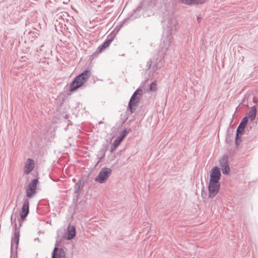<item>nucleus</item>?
<instances>
[{
    "instance_id": "obj_1",
    "label": "nucleus",
    "mask_w": 258,
    "mask_h": 258,
    "mask_svg": "<svg viewBox=\"0 0 258 258\" xmlns=\"http://www.w3.org/2000/svg\"><path fill=\"white\" fill-rule=\"evenodd\" d=\"M163 32V35L172 36L177 30V21L173 15L164 16L162 21Z\"/></svg>"
},
{
    "instance_id": "obj_2",
    "label": "nucleus",
    "mask_w": 258,
    "mask_h": 258,
    "mask_svg": "<svg viewBox=\"0 0 258 258\" xmlns=\"http://www.w3.org/2000/svg\"><path fill=\"white\" fill-rule=\"evenodd\" d=\"M159 54L164 55L170 54L174 50L175 44L173 36H166L163 35L162 41L160 44Z\"/></svg>"
},
{
    "instance_id": "obj_3",
    "label": "nucleus",
    "mask_w": 258,
    "mask_h": 258,
    "mask_svg": "<svg viewBox=\"0 0 258 258\" xmlns=\"http://www.w3.org/2000/svg\"><path fill=\"white\" fill-rule=\"evenodd\" d=\"M90 71L85 70L82 73L76 76L69 87V91L74 92L82 87L90 78Z\"/></svg>"
},
{
    "instance_id": "obj_4",
    "label": "nucleus",
    "mask_w": 258,
    "mask_h": 258,
    "mask_svg": "<svg viewBox=\"0 0 258 258\" xmlns=\"http://www.w3.org/2000/svg\"><path fill=\"white\" fill-rule=\"evenodd\" d=\"M20 219L18 220L19 222V226H17V224L16 223V218L15 217L13 218V216H11V222L12 224H14V235L12 237L11 240V258H12V253L14 252V249L17 252V250L18 246V244L19 242V237H20V228L22 225L21 222L20 221ZM15 258V256L14 257Z\"/></svg>"
},
{
    "instance_id": "obj_5",
    "label": "nucleus",
    "mask_w": 258,
    "mask_h": 258,
    "mask_svg": "<svg viewBox=\"0 0 258 258\" xmlns=\"http://www.w3.org/2000/svg\"><path fill=\"white\" fill-rule=\"evenodd\" d=\"M142 90L138 88L131 96L127 108V112H130V114H133L137 109L138 104L142 96Z\"/></svg>"
},
{
    "instance_id": "obj_6",
    "label": "nucleus",
    "mask_w": 258,
    "mask_h": 258,
    "mask_svg": "<svg viewBox=\"0 0 258 258\" xmlns=\"http://www.w3.org/2000/svg\"><path fill=\"white\" fill-rule=\"evenodd\" d=\"M112 170L110 168L104 167L101 169L95 180L100 183H104L111 174Z\"/></svg>"
},
{
    "instance_id": "obj_7",
    "label": "nucleus",
    "mask_w": 258,
    "mask_h": 258,
    "mask_svg": "<svg viewBox=\"0 0 258 258\" xmlns=\"http://www.w3.org/2000/svg\"><path fill=\"white\" fill-rule=\"evenodd\" d=\"M221 184L220 182L209 181L208 184L209 198L213 199L219 192Z\"/></svg>"
},
{
    "instance_id": "obj_8",
    "label": "nucleus",
    "mask_w": 258,
    "mask_h": 258,
    "mask_svg": "<svg viewBox=\"0 0 258 258\" xmlns=\"http://www.w3.org/2000/svg\"><path fill=\"white\" fill-rule=\"evenodd\" d=\"M163 58H164L163 56H162V57L160 56V58L159 59L158 58H156L155 60V61L154 59H153V60H152V59L149 60L147 62V66H146L147 68L146 70L147 71L150 70L151 69L152 66H153L152 69L154 71H156V70H157L160 69L163 65V62H164Z\"/></svg>"
},
{
    "instance_id": "obj_9",
    "label": "nucleus",
    "mask_w": 258,
    "mask_h": 258,
    "mask_svg": "<svg viewBox=\"0 0 258 258\" xmlns=\"http://www.w3.org/2000/svg\"><path fill=\"white\" fill-rule=\"evenodd\" d=\"M220 166H221L222 173L224 174L228 175L230 171L228 163V157L227 155H224L219 160Z\"/></svg>"
},
{
    "instance_id": "obj_10",
    "label": "nucleus",
    "mask_w": 258,
    "mask_h": 258,
    "mask_svg": "<svg viewBox=\"0 0 258 258\" xmlns=\"http://www.w3.org/2000/svg\"><path fill=\"white\" fill-rule=\"evenodd\" d=\"M38 183V179H34L29 183L26 190V195L28 198H32L36 193Z\"/></svg>"
},
{
    "instance_id": "obj_11",
    "label": "nucleus",
    "mask_w": 258,
    "mask_h": 258,
    "mask_svg": "<svg viewBox=\"0 0 258 258\" xmlns=\"http://www.w3.org/2000/svg\"><path fill=\"white\" fill-rule=\"evenodd\" d=\"M115 36V34L113 33H111L110 34L107 36L105 41H104L103 43L98 47L97 50L95 53L101 52L104 49L108 47L110 44L113 41Z\"/></svg>"
},
{
    "instance_id": "obj_12",
    "label": "nucleus",
    "mask_w": 258,
    "mask_h": 258,
    "mask_svg": "<svg viewBox=\"0 0 258 258\" xmlns=\"http://www.w3.org/2000/svg\"><path fill=\"white\" fill-rule=\"evenodd\" d=\"M29 212V200L28 199L24 200V204L20 211V220L24 221L28 216Z\"/></svg>"
},
{
    "instance_id": "obj_13",
    "label": "nucleus",
    "mask_w": 258,
    "mask_h": 258,
    "mask_svg": "<svg viewBox=\"0 0 258 258\" xmlns=\"http://www.w3.org/2000/svg\"><path fill=\"white\" fill-rule=\"evenodd\" d=\"M221 173L220 168L218 166H214L211 170L210 181L220 182Z\"/></svg>"
},
{
    "instance_id": "obj_14",
    "label": "nucleus",
    "mask_w": 258,
    "mask_h": 258,
    "mask_svg": "<svg viewBox=\"0 0 258 258\" xmlns=\"http://www.w3.org/2000/svg\"><path fill=\"white\" fill-rule=\"evenodd\" d=\"M51 258H66V252L62 248L55 247L51 253Z\"/></svg>"
},
{
    "instance_id": "obj_15",
    "label": "nucleus",
    "mask_w": 258,
    "mask_h": 258,
    "mask_svg": "<svg viewBox=\"0 0 258 258\" xmlns=\"http://www.w3.org/2000/svg\"><path fill=\"white\" fill-rule=\"evenodd\" d=\"M34 168V161L30 158L28 159L24 166V174H28L33 170Z\"/></svg>"
},
{
    "instance_id": "obj_16",
    "label": "nucleus",
    "mask_w": 258,
    "mask_h": 258,
    "mask_svg": "<svg viewBox=\"0 0 258 258\" xmlns=\"http://www.w3.org/2000/svg\"><path fill=\"white\" fill-rule=\"evenodd\" d=\"M76 228L73 225H69L67 228L66 239L71 240L76 236Z\"/></svg>"
},
{
    "instance_id": "obj_17",
    "label": "nucleus",
    "mask_w": 258,
    "mask_h": 258,
    "mask_svg": "<svg viewBox=\"0 0 258 258\" xmlns=\"http://www.w3.org/2000/svg\"><path fill=\"white\" fill-rule=\"evenodd\" d=\"M207 0H178V1L186 5H200L205 3Z\"/></svg>"
},
{
    "instance_id": "obj_18",
    "label": "nucleus",
    "mask_w": 258,
    "mask_h": 258,
    "mask_svg": "<svg viewBox=\"0 0 258 258\" xmlns=\"http://www.w3.org/2000/svg\"><path fill=\"white\" fill-rule=\"evenodd\" d=\"M256 106H253L248 113L247 114V116L249 118L251 121H253L255 118L256 115Z\"/></svg>"
},
{
    "instance_id": "obj_19",
    "label": "nucleus",
    "mask_w": 258,
    "mask_h": 258,
    "mask_svg": "<svg viewBox=\"0 0 258 258\" xmlns=\"http://www.w3.org/2000/svg\"><path fill=\"white\" fill-rule=\"evenodd\" d=\"M121 142V141L118 138H117L116 139L114 140L113 143L111 146L110 149V152L112 153V152H113L114 150H115V149L120 145Z\"/></svg>"
},
{
    "instance_id": "obj_20",
    "label": "nucleus",
    "mask_w": 258,
    "mask_h": 258,
    "mask_svg": "<svg viewBox=\"0 0 258 258\" xmlns=\"http://www.w3.org/2000/svg\"><path fill=\"white\" fill-rule=\"evenodd\" d=\"M67 14H68L66 12L58 14L55 16L54 19L59 23H62V22H64V17H65V15Z\"/></svg>"
},
{
    "instance_id": "obj_21",
    "label": "nucleus",
    "mask_w": 258,
    "mask_h": 258,
    "mask_svg": "<svg viewBox=\"0 0 258 258\" xmlns=\"http://www.w3.org/2000/svg\"><path fill=\"white\" fill-rule=\"evenodd\" d=\"M107 149V145H103L102 147V148L100 149L99 151L98 152V153L97 154V156H101L102 157H104L105 155V153Z\"/></svg>"
},
{
    "instance_id": "obj_22",
    "label": "nucleus",
    "mask_w": 258,
    "mask_h": 258,
    "mask_svg": "<svg viewBox=\"0 0 258 258\" xmlns=\"http://www.w3.org/2000/svg\"><path fill=\"white\" fill-rule=\"evenodd\" d=\"M130 20V18L125 19L123 21H122V24L117 26L115 28V29H114L112 33H113L114 34H115V33L114 32H116V33L118 32L119 31V30L120 29V28L122 27V25H124V24H125L126 23H127Z\"/></svg>"
},
{
    "instance_id": "obj_23",
    "label": "nucleus",
    "mask_w": 258,
    "mask_h": 258,
    "mask_svg": "<svg viewBox=\"0 0 258 258\" xmlns=\"http://www.w3.org/2000/svg\"><path fill=\"white\" fill-rule=\"evenodd\" d=\"M243 134L236 132V137H235V145L236 146H238L241 141V137Z\"/></svg>"
},
{
    "instance_id": "obj_24",
    "label": "nucleus",
    "mask_w": 258,
    "mask_h": 258,
    "mask_svg": "<svg viewBox=\"0 0 258 258\" xmlns=\"http://www.w3.org/2000/svg\"><path fill=\"white\" fill-rule=\"evenodd\" d=\"M246 125H247L245 124H242V123L240 122L239 125L237 128L236 132L243 134V132Z\"/></svg>"
},
{
    "instance_id": "obj_25",
    "label": "nucleus",
    "mask_w": 258,
    "mask_h": 258,
    "mask_svg": "<svg viewBox=\"0 0 258 258\" xmlns=\"http://www.w3.org/2000/svg\"><path fill=\"white\" fill-rule=\"evenodd\" d=\"M81 181H82V180L79 179L78 181V182L75 183V184L74 185V192L75 194L78 193L79 192V191L80 190Z\"/></svg>"
},
{
    "instance_id": "obj_26",
    "label": "nucleus",
    "mask_w": 258,
    "mask_h": 258,
    "mask_svg": "<svg viewBox=\"0 0 258 258\" xmlns=\"http://www.w3.org/2000/svg\"><path fill=\"white\" fill-rule=\"evenodd\" d=\"M127 130L126 128H124L121 133L120 135L117 137L119 139H120L121 141L123 140V138L125 137L127 134Z\"/></svg>"
},
{
    "instance_id": "obj_27",
    "label": "nucleus",
    "mask_w": 258,
    "mask_h": 258,
    "mask_svg": "<svg viewBox=\"0 0 258 258\" xmlns=\"http://www.w3.org/2000/svg\"><path fill=\"white\" fill-rule=\"evenodd\" d=\"M157 90L156 83L154 82H152L150 85V90L154 91Z\"/></svg>"
},
{
    "instance_id": "obj_28",
    "label": "nucleus",
    "mask_w": 258,
    "mask_h": 258,
    "mask_svg": "<svg viewBox=\"0 0 258 258\" xmlns=\"http://www.w3.org/2000/svg\"><path fill=\"white\" fill-rule=\"evenodd\" d=\"M248 116H244L240 122L242 123V124H245L247 125V122H248Z\"/></svg>"
},
{
    "instance_id": "obj_29",
    "label": "nucleus",
    "mask_w": 258,
    "mask_h": 258,
    "mask_svg": "<svg viewBox=\"0 0 258 258\" xmlns=\"http://www.w3.org/2000/svg\"><path fill=\"white\" fill-rule=\"evenodd\" d=\"M103 158L104 157H102L101 156H97V159L98 160V161L95 165V167H96L98 165V164L102 161V160Z\"/></svg>"
},
{
    "instance_id": "obj_30",
    "label": "nucleus",
    "mask_w": 258,
    "mask_h": 258,
    "mask_svg": "<svg viewBox=\"0 0 258 258\" xmlns=\"http://www.w3.org/2000/svg\"><path fill=\"white\" fill-rule=\"evenodd\" d=\"M201 194H202V196L203 197H204V195L206 196V192L205 191V187H204V186H203L202 188V193H201Z\"/></svg>"
},
{
    "instance_id": "obj_31",
    "label": "nucleus",
    "mask_w": 258,
    "mask_h": 258,
    "mask_svg": "<svg viewBox=\"0 0 258 258\" xmlns=\"http://www.w3.org/2000/svg\"><path fill=\"white\" fill-rule=\"evenodd\" d=\"M81 205V203H79V205H77L76 208L75 209V212L79 211V206Z\"/></svg>"
},
{
    "instance_id": "obj_32",
    "label": "nucleus",
    "mask_w": 258,
    "mask_h": 258,
    "mask_svg": "<svg viewBox=\"0 0 258 258\" xmlns=\"http://www.w3.org/2000/svg\"><path fill=\"white\" fill-rule=\"evenodd\" d=\"M70 0H62V2L64 4H67Z\"/></svg>"
},
{
    "instance_id": "obj_33",
    "label": "nucleus",
    "mask_w": 258,
    "mask_h": 258,
    "mask_svg": "<svg viewBox=\"0 0 258 258\" xmlns=\"http://www.w3.org/2000/svg\"><path fill=\"white\" fill-rule=\"evenodd\" d=\"M201 19V18L200 17H198L197 20H198V22H200Z\"/></svg>"
},
{
    "instance_id": "obj_34",
    "label": "nucleus",
    "mask_w": 258,
    "mask_h": 258,
    "mask_svg": "<svg viewBox=\"0 0 258 258\" xmlns=\"http://www.w3.org/2000/svg\"><path fill=\"white\" fill-rule=\"evenodd\" d=\"M58 244V241H56V242H55V247H57V246Z\"/></svg>"
},
{
    "instance_id": "obj_35",
    "label": "nucleus",
    "mask_w": 258,
    "mask_h": 258,
    "mask_svg": "<svg viewBox=\"0 0 258 258\" xmlns=\"http://www.w3.org/2000/svg\"><path fill=\"white\" fill-rule=\"evenodd\" d=\"M34 240H38V241H40V240L38 238H35Z\"/></svg>"
},
{
    "instance_id": "obj_36",
    "label": "nucleus",
    "mask_w": 258,
    "mask_h": 258,
    "mask_svg": "<svg viewBox=\"0 0 258 258\" xmlns=\"http://www.w3.org/2000/svg\"><path fill=\"white\" fill-rule=\"evenodd\" d=\"M103 122L102 121H100L99 122V124L103 123Z\"/></svg>"
},
{
    "instance_id": "obj_37",
    "label": "nucleus",
    "mask_w": 258,
    "mask_h": 258,
    "mask_svg": "<svg viewBox=\"0 0 258 258\" xmlns=\"http://www.w3.org/2000/svg\"><path fill=\"white\" fill-rule=\"evenodd\" d=\"M78 196V195L76 196V201H77Z\"/></svg>"
},
{
    "instance_id": "obj_38",
    "label": "nucleus",
    "mask_w": 258,
    "mask_h": 258,
    "mask_svg": "<svg viewBox=\"0 0 258 258\" xmlns=\"http://www.w3.org/2000/svg\"><path fill=\"white\" fill-rule=\"evenodd\" d=\"M192 258H195V257H192Z\"/></svg>"
}]
</instances>
